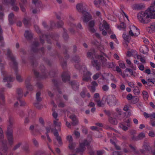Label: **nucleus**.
Instances as JSON below:
<instances>
[{"mask_svg": "<svg viewBox=\"0 0 155 155\" xmlns=\"http://www.w3.org/2000/svg\"><path fill=\"white\" fill-rule=\"evenodd\" d=\"M152 6H150L145 12H141L137 14V18L139 21L143 24L148 23L150 21L149 18H153V14Z\"/></svg>", "mask_w": 155, "mask_h": 155, "instance_id": "f257e3e1", "label": "nucleus"}, {"mask_svg": "<svg viewBox=\"0 0 155 155\" xmlns=\"http://www.w3.org/2000/svg\"><path fill=\"white\" fill-rule=\"evenodd\" d=\"M40 69L42 73V75H40L39 73L36 70L34 69H33V71L36 77L41 78H46L47 77V75L45 70L44 66L43 65L41 66H40Z\"/></svg>", "mask_w": 155, "mask_h": 155, "instance_id": "f03ea898", "label": "nucleus"}, {"mask_svg": "<svg viewBox=\"0 0 155 155\" xmlns=\"http://www.w3.org/2000/svg\"><path fill=\"white\" fill-rule=\"evenodd\" d=\"M106 101L109 105L113 106L116 104L117 100L114 95H109L107 97Z\"/></svg>", "mask_w": 155, "mask_h": 155, "instance_id": "7ed1b4c3", "label": "nucleus"}, {"mask_svg": "<svg viewBox=\"0 0 155 155\" xmlns=\"http://www.w3.org/2000/svg\"><path fill=\"white\" fill-rule=\"evenodd\" d=\"M7 55L8 57H9L12 61L13 62V63H10V65L12 67L15 66L14 69L16 70L17 68V66L18 65V63L15 61V58L13 56L12 53L11 51L9 49L7 50Z\"/></svg>", "mask_w": 155, "mask_h": 155, "instance_id": "20e7f679", "label": "nucleus"}, {"mask_svg": "<svg viewBox=\"0 0 155 155\" xmlns=\"http://www.w3.org/2000/svg\"><path fill=\"white\" fill-rule=\"evenodd\" d=\"M94 25L95 22L94 20L88 22L87 28L89 31L91 33H94L96 31L94 28Z\"/></svg>", "mask_w": 155, "mask_h": 155, "instance_id": "39448f33", "label": "nucleus"}, {"mask_svg": "<svg viewBox=\"0 0 155 155\" xmlns=\"http://www.w3.org/2000/svg\"><path fill=\"white\" fill-rule=\"evenodd\" d=\"M83 14V20L84 22L87 23L92 19V17L90 14L85 11Z\"/></svg>", "mask_w": 155, "mask_h": 155, "instance_id": "423d86ee", "label": "nucleus"}, {"mask_svg": "<svg viewBox=\"0 0 155 155\" xmlns=\"http://www.w3.org/2000/svg\"><path fill=\"white\" fill-rule=\"evenodd\" d=\"M9 124L8 127V130L7 133H12V128H13V124L14 123V120L11 118H9Z\"/></svg>", "mask_w": 155, "mask_h": 155, "instance_id": "0eeeda50", "label": "nucleus"}, {"mask_svg": "<svg viewBox=\"0 0 155 155\" xmlns=\"http://www.w3.org/2000/svg\"><path fill=\"white\" fill-rule=\"evenodd\" d=\"M130 30L129 31V35L131 36H136L137 34L136 32H138V33H139L137 28L134 25L130 27Z\"/></svg>", "mask_w": 155, "mask_h": 155, "instance_id": "6e6552de", "label": "nucleus"}, {"mask_svg": "<svg viewBox=\"0 0 155 155\" xmlns=\"http://www.w3.org/2000/svg\"><path fill=\"white\" fill-rule=\"evenodd\" d=\"M61 77L62 80L64 82L69 81L70 80V75L69 73L67 71L64 72L62 74Z\"/></svg>", "mask_w": 155, "mask_h": 155, "instance_id": "1a4fd4ad", "label": "nucleus"}, {"mask_svg": "<svg viewBox=\"0 0 155 155\" xmlns=\"http://www.w3.org/2000/svg\"><path fill=\"white\" fill-rule=\"evenodd\" d=\"M7 137L8 143V144L11 146H12L14 143V139L12 133H7Z\"/></svg>", "mask_w": 155, "mask_h": 155, "instance_id": "9d476101", "label": "nucleus"}, {"mask_svg": "<svg viewBox=\"0 0 155 155\" xmlns=\"http://www.w3.org/2000/svg\"><path fill=\"white\" fill-rule=\"evenodd\" d=\"M95 50L94 49L92 48L89 50L87 53V57L92 59H94L93 56H96Z\"/></svg>", "mask_w": 155, "mask_h": 155, "instance_id": "9b49d317", "label": "nucleus"}, {"mask_svg": "<svg viewBox=\"0 0 155 155\" xmlns=\"http://www.w3.org/2000/svg\"><path fill=\"white\" fill-rule=\"evenodd\" d=\"M92 65L96 68L97 71H99L101 68V63L97 60H94L91 62Z\"/></svg>", "mask_w": 155, "mask_h": 155, "instance_id": "f8f14e48", "label": "nucleus"}, {"mask_svg": "<svg viewBox=\"0 0 155 155\" xmlns=\"http://www.w3.org/2000/svg\"><path fill=\"white\" fill-rule=\"evenodd\" d=\"M72 89L74 91L78 90L79 88V83L76 81H73L70 83Z\"/></svg>", "mask_w": 155, "mask_h": 155, "instance_id": "ddd939ff", "label": "nucleus"}, {"mask_svg": "<svg viewBox=\"0 0 155 155\" xmlns=\"http://www.w3.org/2000/svg\"><path fill=\"white\" fill-rule=\"evenodd\" d=\"M54 130L55 131L53 133L54 134V136L56 137V139L58 141V143L60 145H61L62 144V141L61 137L59 135L57 130L55 128L54 129Z\"/></svg>", "mask_w": 155, "mask_h": 155, "instance_id": "4468645a", "label": "nucleus"}, {"mask_svg": "<svg viewBox=\"0 0 155 155\" xmlns=\"http://www.w3.org/2000/svg\"><path fill=\"white\" fill-rule=\"evenodd\" d=\"M76 8L78 12L82 14L86 11L85 8L83 6L82 4H78L76 6Z\"/></svg>", "mask_w": 155, "mask_h": 155, "instance_id": "2eb2a0df", "label": "nucleus"}, {"mask_svg": "<svg viewBox=\"0 0 155 155\" xmlns=\"http://www.w3.org/2000/svg\"><path fill=\"white\" fill-rule=\"evenodd\" d=\"M8 20L9 24L11 25H12L15 23V15L13 13H11L9 14Z\"/></svg>", "mask_w": 155, "mask_h": 155, "instance_id": "dca6fc26", "label": "nucleus"}, {"mask_svg": "<svg viewBox=\"0 0 155 155\" xmlns=\"http://www.w3.org/2000/svg\"><path fill=\"white\" fill-rule=\"evenodd\" d=\"M147 31L148 33H150L155 32V22L151 23L150 27L147 28Z\"/></svg>", "mask_w": 155, "mask_h": 155, "instance_id": "f3484780", "label": "nucleus"}, {"mask_svg": "<svg viewBox=\"0 0 155 155\" xmlns=\"http://www.w3.org/2000/svg\"><path fill=\"white\" fill-rule=\"evenodd\" d=\"M83 145L82 144H80L79 147L75 149V152L79 153L81 155H82L85 150V149L82 147Z\"/></svg>", "mask_w": 155, "mask_h": 155, "instance_id": "a211bd4d", "label": "nucleus"}, {"mask_svg": "<svg viewBox=\"0 0 155 155\" xmlns=\"http://www.w3.org/2000/svg\"><path fill=\"white\" fill-rule=\"evenodd\" d=\"M91 74V73L89 71L87 72L86 74H84L83 80L85 81H88L91 79L90 76Z\"/></svg>", "mask_w": 155, "mask_h": 155, "instance_id": "6ab92c4d", "label": "nucleus"}, {"mask_svg": "<svg viewBox=\"0 0 155 155\" xmlns=\"http://www.w3.org/2000/svg\"><path fill=\"white\" fill-rule=\"evenodd\" d=\"M23 90L22 89L18 88L16 90V92L17 95V98L19 100L23 96Z\"/></svg>", "mask_w": 155, "mask_h": 155, "instance_id": "aec40b11", "label": "nucleus"}, {"mask_svg": "<svg viewBox=\"0 0 155 155\" xmlns=\"http://www.w3.org/2000/svg\"><path fill=\"white\" fill-rule=\"evenodd\" d=\"M31 20V18L29 17H26L24 18L23 22L26 27H28Z\"/></svg>", "mask_w": 155, "mask_h": 155, "instance_id": "412c9836", "label": "nucleus"}, {"mask_svg": "<svg viewBox=\"0 0 155 155\" xmlns=\"http://www.w3.org/2000/svg\"><path fill=\"white\" fill-rule=\"evenodd\" d=\"M12 67L13 68V69L14 70L16 73V79L19 82H21L23 81V80L22 78H21V76L19 74H18L17 73V68L16 70H15L14 69L15 66H12Z\"/></svg>", "mask_w": 155, "mask_h": 155, "instance_id": "4be33fe9", "label": "nucleus"}, {"mask_svg": "<svg viewBox=\"0 0 155 155\" xmlns=\"http://www.w3.org/2000/svg\"><path fill=\"white\" fill-rule=\"evenodd\" d=\"M39 45V43L38 42L35 41L33 42L32 45V50L34 52H36L37 51L38 49L37 47Z\"/></svg>", "mask_w": 155, "mask_h": 155, "instance_id": "5701e85b", "label": "nucleus"}, {"mask_svg": "<svg viewBox=\"0 0 155 155\" xmlns=\"http://www.w3.org/2000/svg\"><path fill=\"white\" fill-rule=\"evenodd\" d=\"M58 119H56L53 121V123L55 125V127H59L58 130L59 131L61 130V123L60 121H58Z\"/></svg>", "mask_w": 155, "mask_h": 155, "instance_id": "b1692460", "label": "nucleus"}, {"mask_svg": "<svg viewBox=\"0 0 155 155\" xmlns=\"http://www.w3.org/2000/svg\"><path fill=\"white\" fill-rule=\"evenodd\" d=\"M24 36L27 39H30L32 37L31 32L28 31H26L24 34Z\"/></svg>", "mask_w": 155, "mask_h": 155, "instance_id": "393cba45", "label": "nucleus"}, {"mask_svg": "<svg viewBox=\"0 0 155 155\" xmlns=\"http://www.w3.org/2000/svg\"><path fill=\"white\" fill-rule=\"evenodd\" d=\"M108 120L109 122L111 124L115 125L117 123V119L114 118L110 117L109 118Z\"/></svg>", "mask_w": 155, "mask_h": 155, "instance_id": "a878e982", "label": "nucleus"}, {"mask_svg": "<svg viewBox=\"0 0 155 155\" xmlns=\"http://www.w3.org/2000/svg\"><path fill=\"white\" fill-rule=\"evenodd\" d=\"M140 52H142L143 54H145L147 53L149 49L147 47L143 46L140 48Z\"/></svg>", "mask_w": 155, "mask_h": 155, "instance_id": "bb28decb", "label": "nucleus"}, {"mask_svg": "<svg viewBox=\"0 0 155 155\" xmlns=\"http://www.w3.org/2000/svg\"><path fill=\"white\" fill-rule=\"evenodd\" d=\"M103 55L107 57H108L105 54L103 53L100 54H97L95 56V58L101 60V61L102 59L105 58L103 57Z\"/></svg>", "mask_w": 155, "mask_h": 155, "instance_id": "cd10ccee", "label": "nucleus"}, {"mask_svg": "<svg viewBox=\"0 0 155 155\" xmlns=\"http://www.w3.org/2000/svg\"><path fill=\"white\" fill-rule=\"evenodd\" d=\"M13 80L14 79L13 77H6L3 78V81L4 82H12Z\"/></svg>", "mask_w": 155, "mask_h": 155, "instance_id": "c85d7f7f", "label": "nucleus"}, {"mask_svg": "<svg viewBox=\"0 0 155 155\" xmlns=\"http://www.w3.org/2000/svg\"><path fill=\"white\" fill-rule=\"evenodd\" d=\"M94 101L97 102V105L99 107H103L104 105V104L100 101V99H94Z\"/></svg>", "mask_w": 155, "mask_h": 155, "instance_id": "c756f323", "label": "nucleus"}, {"mask_svg": "<svg viewBox=\"0 0 155 155\" xmlns=\"http://www.w3.org/2000/svg\"><path fill=\"white\" fill-rule=\"evenodd\" d=\"M38 126L39 125L38 124H36L35 126L33 125H31L29 127V130H32L34 129H35V131L39 132L38 130L37 129V128Z\"/></svg>", "mask_w": 155, "mask_h": 155, "instance_id": "7c9ffc66", "label": "nucleus"}, {"mask_svg": "<svg viewBox=\"0 0 155 155\" xmlns=\"http://www.w3.org/2000/svg\"><path fill=\"white\" fill-rule=\"evenodd\" d=\"M87 92V91L86 88H84L83 91L80 93V95L81 97L83 98H84L86 96V94Z\"/></svg>", "mask_w": 155, "mask_h": 155, "instance_id": "2f4dec72", "label": "nucleus"}, {"mask_svg": "<svg viewBox=\"0 0 155 155\" xmlns=\"http://www.w3.org/2000/svg\"><path fill=\"white\" fill-rule=\"evenodd\" d=\"M41 93L40 92L37 93L36 94V99L38 102H40L42 100L41 97H40Z\"/></svg>", "mask_w": 155, "mask_h": 155, "instance_id": "473e14b6", "label": "nucleus"}, {"mask_svg": "<svg viewBox=\"0 0 155 155\" xmlns=\"http://www.w3.org/2000/svg\"><path fill=\"white\" fill-rule=\"evenodd\" d=\"M145 137V134L143 132H141L139 134L138 136H137V138L138 140L143 139V138Z\"/></svg>", "mask_w": 155, "mask_h": 155, "instance_id": "72a5a7b5", "label": "nucleus"}, {"mask_svg": "<svg viewBox=\"0 0 155 155\" xmlns=\"http://www.w3.org/2000/svg\"><path fill=\"white\" fill-rule=\"evenodd\" d=\"M133 92L134 94L136 95H138L140 93V91L137 87H134L133 90Z\"/></svg>", "mask_w": 155, "mask_h": 155, "instance_id": "f704fd0d", "label": "nucleus"}, {"mask_svg": "<svg viewBox=\"0 0 155 155\" xmlns=\"http://www.w3.org/2000/svg\"><path fill=\"white\" fill-rule=\"evenodd\" d=\"M64 33L63 34V37L65 40H67L68 38V35L67 33V31L65 29L63 28Z\"/></svg>", "mask_w": 155, "mask_h": 155, "instance_id": "c9c22d12", "label": "nucleus"}, {"mask_svg": "<svg viewBox=\"0 0 155 155\" xmlns=\"http://www.w3.org/2000/svg\"><path fill=\"white\" fill-rule=\"evenodd\" d=\"M22 144V142H19L14 146L12 149V150L13 151H15L17 149H18L21 146Z\"/></svg>", "mask_w": 155, "mask_h": 155, "instance_id": "e433bc0d", "label": "nucleus"}, {"mask_svg": "<svg viewBox=\"0 0 155 155\" xmlns=\"http://www.w3.org/2000/svg\"><path fill=\"white\" fill-rule=\"evenodd\" d=\"M139 100V98L137 97L133 96L131 101V102L133 104H135L138 102Z\"/></svg>", "mask_w": 155, "mask_h": 155, "instance_id": "4c0bfd02", "label": "nucleus"}, {"mask_svg": "<svg viewBox=\"0 0 155 155\" xmlns=\"http://www.w3.org/2000/svg\"><path fill=\"white\" fill-rule=\"evenodd\" d=\"M0 98L2 100V101L1 102L0 101V106L1 105H4L5 104V97L2 94H0Z\"/></svg>", "mask_w": 155, "mask_h": 155, "instance_id": "58836bf2", "label": "nucleus"}, {"mask_svg": "<svg viewBox=\"0 0 155 155\" xmlns=\"http://www.w3.org/2000/svg\"><path fill=\"white\" fill-rule=\"evenodd\" d=\"M76 146V144L75 143H69L68 147L70 149L72 150H73Z\"/></svg>", "mask_w": 155, "mask_h": 155, "instance_id": "ea45409f", "label": "nucleus"}, {"mask_svg": "<svg viewBox=\"0 0 155 155\" xmlns=\"http://www.w3.org/2000/svg\"><path fill=\"white\" fill-rule=\"evenodd\" d=\"M73 59L76 63H78L80 61V58L78 56H75Z\"/></svg>", "mask_w": 155, "mask_h": 155, "instance_id": "a19ab883", "label": "nucleus"}, {"mask_svg": "<svg viewBox=\"0 0 155 155\" xmlns=\"http://www.w3.org/2000/svg\"><path fill=\"white\" fill-rule=\"evenodd\" d=\"M103 25L104 26V28L107 30L109 29V25L107 22L105 20H104L103 21Z\"/></svg>", "mask_w": 155, "mask_h": 155, "instance_id": "79ce46f5", "label": "nucleus"}, {"mask_svg": "<svg viewBox=\"0 0 155 155\" xmlns=\"http://www.w3.org/2000/svg\"><path fill=\"white\" fill-rule=\"evenodd\" d=\"M63 25L64 22L61 20L58 21L57 23V26L58 28L62 27Z\"/></svg>", "mask_w": 155, "mask_h": 155, "instance_id": "37998d69", "label": "nucleus"}, {"mask_svg": "<svg viewBox=\"0 0 155 155\" xmlns=\"http://www.w3.org/2000/svg\"><path fill=\"white\" fill-rule=\"evenodd\" d=\"M142 94L144 99L147 100L149 96L148 93L146 91H143Z\"/></svg>", "mask_w": 155, "mask_h": 155, "instance_id": "c03bdc74", "label": "nucleus"}, {"mask_svg": "<svg viewBox=\"0 0 155 155\" xmlns=\"http://www.w3.org/2000/svg\"><path fill=\"white\" fill-rule=\"evenodd\" d=\"M143 7V5L139 4H136L134 6V8L135 9L139 10L141 9Z\"/></svg>", "mask_w": 155, "mask_h": 155, "instance_id": "a18cd8bd", "label": "nucleus"}, {"mask_svg": "<svg viewBox=\"0 0 155 155\" xmlns=\"http://www.w3.org/2000/svg\"><path fill=\"white\" fill-rule=\"evenodd\" d=\"M88 149L89 150V153L90 155H94L95 152L93 151L92 148L90 146H88Z\"/></svg>", "mask_w": 155, "mask_h": 155, "instance_id": "49530a36", "label": "nucleus"}, {"mask_svg": "<svg viewBox=\"0 0 155 155\" xmlns=\"http://www.w3.org/2000/svg\"><path fill=\"white\" fill-rule=\"evenodd\" d=\"M90 143L87 140H84V142L82 143H81L80 144H82L83 145L82 146L85 149V146H89Z\"/></svg>", "mask_w": 155, "mask_h": 155, "instance_id": "de8ad7c7", "label": "nucleus"}, {"mask_svg": "<svg viewBox=\"0 0 155 155\" xmlns=\"http://www.w3.org/2000/svg\"><path fill=\"white\" fill-rule=\"evenodd\" d=\"M101 73H97L93 76V79L94 80L97 79L101 75Z\"/></svg>", "mask_w": 155, "mask_h": 155, "instance_id": "09e8293b", "label": "nucleus"}, {"mask_svg": "<svg viewBox=\"0 0 155 155\" xmlns=\"http://www.w3.org/2000/svg\"><path fill=\"white\" fill-rule=\"evenodd\" d=\"M56 73L57 72L55 71L52 70L50 72L49 74L50 77H53L55 76Z\"/></svg>", "mask_w": 155, "mask_h": 155, "instance_id": "8fccbe9b", "label": "nucleus"}, {"mask_svg": "<svg viewBox=\"0 0 155 155\" xmlns=\"http://www.w3.org/2000/svg\"><path fill=\"white\" fill-rule=\"evenodd\" d=\"M2 151L4 153H7L8 151V147L7 145L3 146L2 147Z\"/></svg>", "mask_w": 155, "mask_h": 155, "instance_id": "3c124183", "label": "nucleus"}, {"mask_svg": "<svg viewBox=\"0 0 155 155\" xmlns=\"http://www.w3.org/2000/svg\"><path fill=\"white\" fill-rule=\"evenodd\" d=\"M3 30L1 26L0 25V41H2L4 39V38L3 36Z\"/></svg>", "mask_w": 155, "mask_h": 155, "instance_id": "603ef678", "label": "nucleus"}, {"mask_svg": "<svg viewBox=\"0 0 155 155\" xmlns=\"http://www.w3.org/2000/svg\"><path fill=\"white\" fill-rule=\"evenodd\" d=\"M0 143H1V144L3 146L7 145V141L6 140L3 139V137L2 139L0 138Z\"/></svg>", "mask_w": 155, "mask_h": 155, "instance_id": "864d4df0", "label": "nucleus"}, {"mask_svg": "<svg viewBox=\"0 0 155 155\" xmlns=\"http://www.w3.org/2000/svg\"><path fill=\"white\" fill-rule=\"evenodd\" d=\"M34 104L35 107L39 109H40L42 107V106L40 104L38 103H34Z\"/></svg>", "mask_w": 155, "mask_h": 155, "instance_id": "5fc2aeb1", "label": "nucleus"}, {"mask_svg": "<svg viewBox=\"0 0 155 155\" xmlns=\"http://www.w3.org/2000/svg\"><path fill=\"white\" fill-rule=\"evenodd\" d=\"M123 37L126 41L128 42H129V41L130 40V37L129 35H124Z\"/></svg>", "mask_w": 155, "mask_h": 155, "instance_id": "6e6d98bb", "label": "nucleus"}, {"mask_svg": "<svg viewBox=\"0 0 155 155\" xmlns=\"http://www.w3.org/2000/svg\"><path fill=\"white\" fill-rule=\"evenodd\" d=\"M126 25L123 22L121 23L120 25H118L117 28H126Z\"/></svg>", "mask_w": 155, "mask_h": 155, "instance_id": "4d7b16f0", "label": "nucleus"}, {"mask_svg": "<svg viewBox=\"0 0 155 155\" xmlns=\"http://www.w3.org/2000/svg\"><path fill=\"white\" fill-rule=\"evenodd\" d=\"M30 81V78H28L26 79L25 81V84L26 86L27 85H28L31 84Z\"/></svg>", "mask_w": 155, "mask_h": 155, "instance_id": "13d9d810", "label": "nucleus"}, {"mask_svg": "<svg viewBox=\"0 0 155 155\" xmlns=\"http://www.w3.org/2000/svg\"><path fill=\"white\" fill-rule=\"evenodd\" d=\"M32 142L35 146L36 147H38V143L35 139H33Z\"/></svg>", "mask_w": 155, "mask_h": 155, "instance_id": "bf43d9fd", "label": "nucleus"}, {"mask_svg": "<svg viewBox=\"0 0 155 155\" xmlns=\"http://www.w3.org/2000/svg\"><path fill=\"white\" fill-rule=\"evenodd\" d=\"M35 155H45L44 152L39 151L35 152Z\"/></svg>", "mask_w": 155, "mask_h": 155, "instance_id": "052dcab7", "label": "nucleus"}, {"mask_svg": "<svg viewBox=\"0 0 155 155\" xmlns=\"http://www.w3.org/2000/svg\"><path fill=\"white\" fill-rule=\"evenodd\" d=\"M39 122L42 125L44 126L45 125V122L43 119L41 117H40L39 119Z\"/></svg>", "mask_w": 155, "mask_h": 155, "instance_id": "680f3d73", "label": "nucleus"}, {"mask_svg": "<svg viewBox=\"0 0 155 155\" xmlns=\"http://www.w3.org/2000/svg\"><path fill=\"white\" fill-rule=\"evenodd\" d=\"M152 8V12L153 14V19H155V6H151Z\"/></svg>", "mask_w": 155, "mask_h": 155, "instance_id": "e2e57ef3", "label": "nucleus"}, {"mask_svg": "<svg viewBox=\"0 0 155 155\" xmlns=\"http://www.w3.org/2000/svg\"><path fill=\"white\" fill-rule=\"evenodd\" d=\"M26 87L27 88L28 90L30 91H32L33 90V86L31 84L29 85H27Z\"/></svg>", "mask_w": 155, "mask_h": 155, "instance_id": "0e129e2a", "label": "nucleus"}, {"mask_svg": "<svg viewBox=\"0 0 155 155\" xmlns=\"http://www.w3.org/2000/svg\"><path fill=\"white\" fill-rule=\"evenodd\" d=\"M23 150L26 153H28L29 152L30 150L29 147H24L23 148Z\"/></svg>", "mask_w": 155, "mask_h": 155, "instance_id": "69168bd1", "label": "nucleus"}, {"mask_svg": "<svg viewBox=\"0 0 155 155\" xmlns=\"http://www.w3.org/2000/svg\"><path fill=\"white\" fill-rule=\"evenodd\" d=\"M67 140H68L69 142V143H72L73 138L71 136H68L67 137Z\"/></svg>", "mask_w": 155, "mask_h": 155, "instance_id": "338daca9", "label": "nucleus"}, {"mask_svg": "<svg viewBox=\"0 0 155 155\" xmlns=\"http://www.w3.org/2000/svg\"><path fill=\"white\" fill-rule=\"evenodd\" d=\"M31 64L32 66L34 67H36L38 65V63L36 61H31Z\"/></svg>", "mask_w": 155, "mask_h": 155, "instance_id": "774afa93", "label": "nucleus"}]
</instances>
